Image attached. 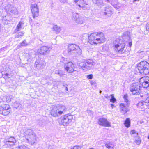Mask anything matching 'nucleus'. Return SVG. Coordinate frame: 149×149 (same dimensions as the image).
<instances>
[{
    "label": "nucleus",
    "instance_id": "obj_1",
    "mask_svg": "<svg viewBox=\"0 0 149 149\" xmlns=\"http://www.w3.org/2000/svg\"><path fill=\"white\" fill-rule=\"evenodd\" d=\"M105 40V35L102 32H93L88 37L87 41L91 45H97L104 42Z\"/></svg>",
    "mask_w": 149,
    "mask_h": 149
},
{
    "label": "nucleus",
    "instance_id": "obj_2",
    "mask_svg": "<svg viewBox=\"0 0 149 149\" xmlns=\"http://www.w3.org/2000/svg\"><path fill=\"white\" fill-rule=\"evenodd\" d=\"M137 67L141 74H147L149 73V63L146 61H141L137 64Z\"/></svg>",
    "mask_w": 149,
    "mask_h": 149
},
{
    "label": "nucleus",
    "instance_id": "obj_3",
    "mask_svg": "<svg viewBox=\"0 0 149 149\" xmlns=\"http://www.w3.org/2000/svg\"><path fill=\"white\" fill-rule=\"evenodd\" d=\"M66 110L67 109L65 106L63 105H59L52 109L50 113L54 117H57L63 114Z\"/></svg>",
    "mask_w": 149,
    "mask_h": 149
},
{
    "label": "nucleus",
    "instance_id": "obj_4",
    "mask_svg": "<svg viewBox=\"0 0 149 149\" xmlns=\"http://www.w3.org/2000/svg\"><path fill=\"white\" fill-rule=\"evenodd\" d=\"M73 119L72 116L67 114L63 116L60 119L59 123L60 124L64 126L68 125Z\"/></svg>",
    "mask_w": 149,
    "mask_h": 149
},
{
    "label": "nucleus",
    "instance_id": "obj_5",
    "mask_svg": "<svg viewBox=\"0 0 149 149\" xmlns=\"http://www.w3.org/2000/svg\"><path fill=\"white\" fill-rule=\"evenodd\" d=\"M11 111L10 106L8 104H3L0 106V114L4 116L8 115Z\"/></svg>",
    "mask_w": 149,
    "mask_h": 149
},
{
    "label": "nucleus",
    "instance_id": "obj_6",
    "mask_svg": "<svg viewBox=\"0 0 149 149\" xmlns=\"http://www.w3.org/2000/svg\"><path fill=\"white\" fill-rule=\"evenodd\" d=\"M139 82L141 87L149 88V76H145L141 77L139 79Z\"/></svg>",
    "mask_w": 149,
    "mask_h": 149
},
{
    "label": "nucleus",
    "instance_id": "obj_7",
    "mask_svg": "<svg viewBox=\"0 0 149 149\" xmlns=\"http://www.w3.org/2000/svg\"><path fill=\"white\" fill-rule=\"evenodd\" d=\"M79 49V47L75 44H69L68 47V52L70 54H76L78 53Z\"/></svg>",
    "mask_w": 149,
    "mask_h": 149
},
{
    "label": "nucleus",
    "instance_id": "obj_8",
    "mask_svg": "<svg viewBox=\"0 0 149 149\" xmlns=\"http://www.w3.org/2000/svg\"><path fill=\"white\" fill-rule=\"evenodd\" d=\"M64 68L68 73H72L74 71L75 66L72 62L69 61L65 63Z\"/></svg>",
    "mask_w": 149,
    "mask_h": 149
},
{
    "label": "nucleus",
    "instance_id": "obj_9",
    "mask_svg": "<svg viewBox=\"0 0 149 149\" xmlns=\"http://www.w3.org/2000/svg\"><path fill=\"white\" fill-rule=\"evenodd\" d=\"M115 41L116 43L113 46L114 49L118 52H121L122 53V52L125 47V43L124 42L121 43H118L117 40Z\"/></svg>",
    "mask_w": 149,
    "mask_h": 149
},
{
    "label": "nucleus",
    "instance_id": "obj_10",
    "mask_svg": "<svg viewBox=\"0 0 149 149\" xmlns=\"http://www.w3.org/2000/svg\"><path fill=\"white\" fill-rule=\"evenodd\" d=\"M142 87H141L140 84H134L130 88V91L132 93V94L138 95L140 93V89Z\"/></svg>",
    "mask_w": 149,
    "mask_h": 149
},
{
    "label": "nucleus",
    "instance_id": "obj_11",
    "mask_svg": "<svg viewBox=\"0 0 149 149\" xmlns=\"http://www.w3.org/2000/svg\"><path fill=\"white\" fill-rule=\"evenodd\" d=\"M31 12L33 18L37 17L39 15V10L36 4H32L30 7Z\"/></svg>",
    "mask_w": 149,
    "mask_h": 149
},
{
    "label": "nucleus",
    "instance_id": "obj_12",
    "mask_svg": "<svg viewBox=\"0 0 149 149\" xmlns=\"http://www.w3.org/2000/svg\"><path fill=\"white\" fill-rule=\"evenodd\" d=\"M98 124L100 125L105 127H110L111 123L107 119L102 118H99L98 121Z\"/></svg>",
    "mask_w": 149,
    "mask_h": 149
},
{
    "label": "nucleus",
    "instance_id": "obj_13",
    "mask_svg": "<svg viewBox=\"0 0 149 149\" xmlns=\"http://www.w3.org/2000/svg\"><path fill=\"white\" fill-rule=\"evenodd\" d=\"M49 51V48L46 46H43L38 49L37 53L38 54L44 55Z\"/></svg>",
    "mask_w": 149,
    "mask_h": 149
},
{
    "label": "nucleus",
    "instance_id": "obj_14",
    "mask_svg": "<svg viewBox=\"0 0 149 149\" xmlns=\"http://www.w3.org/2000/svg\"><path fill=\"white\" fill-rule=\"evenodd\" d=\"M75 3L81 8H83L88 5L84 0H74Z\"/></svg>",
    "mask_w": 149,
    "mask_h": 149
},
{
    "label": "nucleus",
    "instance_id": "obj_15",
    "mask_svg": "<svg viewBox=\"0 0 149 149\" xmlns=\"http://www.w3.org/2000/svg\"><path fill=\"white\" fill-rule=\"evenodd\" d=\"M119 107L120 109V111L124 115L129 111L126 107L125 104L123 103H120L119 105Z\"/></svg>",
    "mask_w": 149,
    "mask_h": 149
},
{
    "label": "nucleus",
    "instance_id": "obj_16",
    "mask_svg": "<svg viewBox=\"0 0 149 149\" xmlns=\"http://www.w3.org/2000/svg\"><path fill=\"white\" fill-rule=\"evenodd\" d=\"M93 65L92 61L91 60H88L84 63V65L81 66V68L84 69V68H90Z\"/></svg>",
    "mask_w": 149,
    "mask_h": 149
},
{
    "label": "nucleus",
    "instance_id": "obj_17",
    "mask_svg": "<svg viewBox=\"0 0 149 149\" xmlns=\"http://www.w3.org/2000/svg\"><path fill=\"white\" fill-rule=\"evenodd\" d=\"M124 125L127 128L129 127L131 125V121L129 118H127L124 121Z\"/></svg>",
    "mask_w": 149,
    "mask_h": 149
},
{
    "label": "nucleus",
    "instance_id": "obj_18",
    "mask_svg": "<svg viewBox=\"0 0 149 149\" xmlns=\"http://www.w3.org/2000/svg\"><path fill=\"white\" fill-rule=\"evenodd\" d=\"M16 142V140L15 138L13 137H9L8 141H6V142H9L12 143H15Z\"/></svg>",
    "mask_w": 149,
    "mask_h": 149
},
{
    "label": "nucleus",
    "instance_id": "obj_19",
    "mask_svg": "<svg viewBox=\"0 0 149 149\" xmlns=\"http://www.w3.org/2000/svg\"><path fill=\"white\" fill-rule=\"evenodd\" d=\"M53 31L56 33H59L61 30L60 27H58L57 25H54L53 27Z\"/></svg>",
    "mask_w": 149,
    "mask_h": 149
},
{
    "label": "nucleus",
    "instance_id": "obj_20",
    "mask_svg": "<svg viewBox=\"0 0 149 149\" xmlns=\"http://www.w3.org/2000/svg\"><path fill=\"white\" fill-rule=\"evenodd\" d=\"M141 139L139 136H137L136 139L135 140L134 142L137 145H139L141 143Z\"/></svg>",
    "mask_w": 149,
    "mask_h": 149
},
{
    "label": "nucleus",
    "instance_id": "obj_21",
    "mask_svg": "<svg viewBox=\"0 0 149 149\" xmlns=\"http://www.w3.org/2000/svg\"><path fill=\"white\" fill-rule=\"evenodd\" d=\"M105 146L109 149H110L111 148L112 149H113V146L111 143H107L105 144Z\"/></svg>",
    "mask_w": 149,
    "mask_h": 149
},
{
    "label": "nucleus",
    "instance_id": "obj_22",
    "mask_svg": "<svg viewBox=\"0 0 149 149\" xmlns=\"http://www.w3.org/2000/svg\"><path fill=\"white\" fill-rule=\"evenodd\" d=\"M22 22H19L18 24L17 25L16 29L15 31H17L20 30L21 28L22 25Z\"/></svg>",
    "mask_w": 149,
    "mask_h": 149
},
{
    "label": "nucleus",
    "instance_id": "obj_23",
    "mask_svg": "<svg viewBox=\"0 0 149 149\" xmlns=\"http://www.w3.org/2000/svg\"><path fill=\"white\" fill-rule=\"evenodd\" d=\"M28 44L26 42V40H24L20 43L19 46V47H21L23 46H26Z\"/></svg>",
    "mask_w": 149,
    "mask_h": 149
},
{
    "label": "nucleus",
    "instance_id": "obj_24",
    "mask_svg": "<svg viewBox=\"0 0 149 149\" xmlns=\"http://www.w3.org/2000/svg\"><path fill=\"white\" fill-rule=\"evenodd\" d=\"M3 77L5 79H7L10 78V74L8 73H5L2 74Z\"/></svg>",
    "mask_w": 149,
    "mask_h": 149
},
{
    "label": "nucleus",
    "instance_id": "obj_25",
    "mask_svg": "<svg viewBox=\"0 0 149 149\" xmlns=\"http://www.w3.org/2000/svg\"><path fill=\"white\" fill-rule=\"evenodd\" d=\"M111 98L110 99V102L113 103L115 102L116 101V100L115 98H114V94H111Z\"/></svg>",
    "mask_w": 149,
    "mask_h": 149
},
{
    "label": "nucleus",
    "instance_id": "obj_26",
    "mask_svg": "<svg viewBox=\"0 0 149 149\" xmlns=\"http://www.w3.org/2000/svg\"><path fill=\"white\" fill-rule=\"evenodd\" d=\"M145 29L146 32L149 34V22L146 24L145 26Z\"/></svg>",
    "mask_w": 149,
    "mask_h": 149
},
{
    "label": "nucleus",
    "instance_id": "obj_27",
    "mask_svg": "<svg viewBox=\"0 0 149 149\" xmlns=\"http://www.w3.org/2000/svg\"><path fill=\"white\" fill-rule=\"evenodd\" d=\"M81 146L78 145H76L72 147L70 149H81Z\"/></svg>",
    "mask_w": 149,
    "mask_h": 149
},
{
    "label": "nucleus",
    "instance_id": "obj_28",
    "mask_svg": "<svg viewBox=\"0 0 149 149\" xmlns=\"http://www.w3.org/2000/svg\"><path fill=\"white\" fill-rule=\"evenodd\" d=\"M145 103L149 108V96L147 97L145 100Z\"/></svg>",
    "mask_w": 149,
    "mask_h": 149
},
{
    "label": "nucleus",
    "instance_id": "obj_29",
    "mask_svg": "<svg viewBox=\"0 0 149 149\" xmlns=\"http://www.w3.org/2000/svg\"><path fill=\"white\" fill-rule=\"evenodd\" d=\"M136 132L135 130L134 129L131 130L130 132V133L131 135L135 134H136Z\"/></svg>",
    "mask_w": 149,
    "mask_h": 149
},
{
    "label": "nucleus",
    "instance_id": "obj_30",
    "mask_svg": "<svg viewBox=\"0 0 149 149\" xmlns=\"http://www.w3.org/2000/svg\"><path fill=\"white\" fill-rule=\"evenodd\" d=\"M112 11L110 10H109L107 11V12H104V14L105 15H107V14H109L110 15H112Z\"/></svg>",
    "mask_w": 149,
    "mask_h": 149
},
{
    "label": "nucleus",
    "instance_id": "obj_31",
    "mask_svg": "<svg viewBox=\"0 0 149 149\" xmlns=\"http://www.w3.org/2000/svg\"><path fill=\"white\" fill-rule=\"evenodd\" d=\"M16 149H27L26 147L24 146H21L17 148Z\"/></svg>",
    "mask_w": 149,
    "mask_h": 149
},
{
    "label": "nucleus",
    "instance_id": "obj_32",
    "mask_svg": "<svg viewBox=\"0 0 149 149\" xmlns=\"http://www.w3.org/2000/svg\"><path fill=\"white\" fill-rule=\"evenodd\" d=\"M93 76L92 74L88 75L87 76V78L88 79H91L93 78Z\"/></svg>",
    "mask_w": 149,
    "mask_h": 149
},
{
    "label": "nucleus",
    "instance_id": "obj_33",
    "mask_svg": "<svg viewBox=\"0 0 149 149\" xmlns=\"http://www.w3.org/2000/svg\"><path fill=\"white\" fill-rule=\"evenodd\" d=\"M128 97V96L127 94H125L123 96V98L124 99L126 100L127 101H128V100L127 99V98Z\"/></svg>",
    "mask_w": 149,
    "mask_h": 149
},
{
    "label": "nucleus",
    "instance_id": "obj_34",
    "mask_svg": "<svg viewBox=\"0 0 149 149\" xmlns=\"http://www.w3.org/2000/svg\"><path fill=\"white\" fill-rule=\"evenodd\" d=\"M143 104L142 102H139L137 104V106L138 107H139L141 106H143Z\"/></svg>",
    "mask_w": 149,
    "mask_h": 149
},
{
    "label": "nucleus",
    "instance_id": "obj_35",
    "mask_svg": "<svg viewBox=\"0 0 149 149\" xmlns=\"http://www.w3.org/2000/svg\"><path fill=\"white\" fill-rule=\"evenodd\" d=\"M21 33L22 34V35H17V38H19V36H22L23 35V33H22V32H21Z\"/></svg>",
    "mask_w": 149,
    "mask_h": 149
},
{
    "label": "nucleus",
    "instance_id": "obj_36",
    "mask_svg": "<svg viewBox=\"0 0 149 149\" xmlns=\"http://www.w3.org/2000/svg\"><path fill=\"white\" fill-rule=\"evenodd\" d=\"M90 83L91 84V85H93V84H94L95 83V82H94L93 81H91V82H90Z\"/></svg>",
    "mask_w": 149,
    "mask_h": 149
},
{
    "label": "nucleus",
    "instance_id": "obj_37",
    "mask_svg": "<svg viewBox=\"0 0 149 149\" xmlns=\"http://www.w3.org/2000/svg\"><path fill=\"white\" fill-rule=\"evenodd\" d=\"M111 106L112 108H113L115 107L114 105L112 104H111Z\"/></svg>",
    "mask_w": 149,
    "mask_h": 149
},
{
    "label": "nucleus",
    "instance_id": "obj_38",
    "mask_svg": "<svg viewBox=\"0 0 149 149\" xmlns=\"http://www.w3.org/2000/svg\"><path fill=\"white\" fill-rule=\"evenodd\" d=\"M58 74H59V75H60V76H61L63 75V74H62L61 73H60H60H58Z\"/></svg>",
    "mask_w": 149,
    "mask_h": 149
},
{
    "label": "nucleus",
    "instance_id": "obj_39",
    "mask_svg": "<svg viewBox=\"0 0 149 149\" xmlns=\"http://www.w3.org/2000/svg\"><path fill=\"white\" fill-rule=\"evenodd\" d=\"M132 43L131 42H130L129 43V45L130 46H131V45H132Z\"/></svg>",
    "mask_w": 149,
    "mask_h": 149
},
{
    "label": "nucleus",
    "instance_id": "obj_40",
    "mask_svg": "<svg viewBox=\"0 0 149 149\" xmlns=\"http://www.w3.org/2000/svg\"><path fill=\"white\" fill-rule=\"evenodd\" d=\"M89 149H95V148H93L91 147Z\"/></svg>",
    "mask_w": 149,
    "mask_h": 149
},
{
    "label": "nucleus",
    "instance_id": "obj_41",
    "mask_svg": "<svg viewBox=\"0 0 149 149\" xmlns=\"http://www.w3.org/2000/svg\"><path fill=\"white\" fill-rule=\"evenodd\" d=\"M139 1V0H133V1L134 2H135V1Z\"/></svg>",
    "mask_w": 149,
    "mask_h": 149
},
{
    "label": "nucleus",
    "instance_id": "obj_42",
    "mask_svg": "<svg viewBox=\"0 0 149 149\" xmlns=\"http://www.w3.org/2000/svg\"><path fill=\"white\" fill-rule=\"evenodd\" d=\"M66 90L67 91H68V88L67 87H66Z\"/></svg>",
    "mask_w": 149,
    "mask_h": 149
},
{
    "label": "nucleus",
    "instance_id": "obj_43",
    "mask_svg": "<svg viewBox=\"0 0 149 149\" xmlns=\"http://www.w3.org/2000/svg\"><path fill=\"white\" fill-rule=\"evenodd\" d=\"M147 138L148 139H149V135L148 136Z\"/></svg>",
    "mask_w": 149,
    "mask_h": 149
}]
</instances>
